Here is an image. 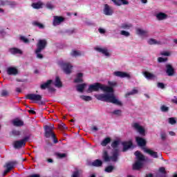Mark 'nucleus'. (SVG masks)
Wrapping results in <instances>:
<instances>
[{"label": "nucleus", "instance_id": "nucleus-28", "mask_svg": "<svg viewBox=\"0 0 177 177\" xmlns=\"http://www.w3.org/2000/svg\"><path fill=\"white\" fill-rule=\"evenodd\" d=\"M143 75L145 77V78H147V80H153V78H154V74L147 72V71H145L142 72Z\"/></svg>", "mask_w": 177, "mask_h": 177}, {"label": "nucleus", "instance_id": "nucleus-4", "mask_svg": "<svg viewBox=\"0 0 177 177\" xmlns=\"http://www.w3.org/2000/svg\"><path fill=\"white\" fill-rule=\"evenodd\" d=\"M53 127L46 125L44 127V136L47 139H49V138H51L53 140V143H59V140H57V138L56 137V134L53 133Z\"/></svg>", "mask_w": 177, "mask_h": 177}, {"label": "nucleus", "instance_id": "nucleus-46", "mask_svg": "<svg viewBox=\"0 0 177 177\" xmlns=\"http://www.w3.org/2000/svg\"><path fill=\"white\" fill-rule=\"evenodd\" d=\"M120 34L121 35H124V37H129V35H131V33H129V32H127L125 30H121Z\"/></svg>", "mask_w": 177, "mask_h": 177}, {"label": "nucleus", "instance_id": "nucleus-51", "mask_svg": "<svg viewBox=\"0 0 177 177\" xmlns=\"http://www.w3.org/2000/svg\"><path fill=\"white\" fill-rule=\"evenodd\" d=\"M12 133L14 136H20V131L17 130H13Z\"/></svg>", "mask_w": 177, "mask_h": 177}, {"label": "nucleus", "instance_id": "nucleus-52", "mask_svg": "<svg viewBox=\"0 0 177 177\" xmlns=\"http://www.w3.org/2000/svg\"><path fill=\"white\" fill-rule=\"evenodd\" d=\"M167 60H168V58H162V57H160L158 58V62L159 63H162V62H167Z\"/></svg>", "mask_w": 177, "mask_h": 177}, {"label": "nucleus", "instance_id": "nucleus-22", "mask_svg": "<svg viewBox=\"0 0 177 177\" xmlns=\"http://www.w3.org/2000/svg\"><path fill=\"white\" fill-rule=\"evenodd\" d=\"M118 149L113 150V155L111 156V160L113 162H116V161H118Z\"/></svg>", "mask_w": 177, "mask_h": 177}, {"label": "nucleus", "instance_id": "nucleus-9", "mask_svg": "<svg viewBox=\"0 0 177 177\" xmlns=\"http://www.w3.org/2000/svg\"><path fill=\"white\" fill-rule=\"evenodd\" d=\"M16 164H17V161H12L6 163V167L7 169L3 171L2 176H6V175H8V174L12 171V169L14 168Z\"/></svg>", "mask_w": 177, "mask_h": 177}, {"label": "nucleus", "instance_id": "nucleus-21", "mask_svg": "<svg viewBox=\"0 0 177 177\" xmlns=\"http://www.w3.org/2000/svg\"><path fill=\"white\" fill-rule=\"evenodd\" d=\"M84 77V74L82 73H79L76 75V78L74 80V82L75 84H80L84 82V80L82 79Z\"/></svg>", "mask_w": 177, "mask_h": 177}, {"label": "nucleus", "instance_id": "nucleus-60", "mask_svg": "<svg viewBox=\"0 0 177 177\" xmlns=\"http://www.w3.org/2000/svg\"><path fill=\"white\" fill-rule=\"evenodd\" d=\"M98 31L100 32V34H104V32H106V30L103 28L98 29Z\"/></svg>", "mask_w": 177, "mask_h": 177}, {"label": "nucleus", "instance_id": "nucleus-1", "mask_svg": "<svg viewBox=\"0 0 177 177\" xmlns=\"http://www.w3.org/2000/svg\"><path fill=\"white\" fill-rule=\"evenodd\" d=\"M111 93V94L96 95L95 97L97 100H101V102H106L107 103H113V104H117V106H122V102L115 98L114 93Z\"/></svg>", "mask_w": 177, "mask_h": 177}, {"label": "nucleus", "instance_id": "nucleus-48", "mask_svg": "<svg viewBox=\"0 0 177 177\" xmlns=\"http://www.w3.org/2000/svg\"><path fill=\"white\" fill-rule=\"evenodd\" d=\"M148 44L149 45H156L157 44V41L156 39H150L149 41H148Z\"/></svg>", "mask_w": 177, "mask_h": 177}, {"label": "nucleus", "instance_id": "nucleus-45", "mask_svg": "<svg viewBox=\"0 0 177 177\" xmlns=\"http://www.w3.org/2000/svg\"><path fill=\"white\" fill-rule=\"evenodd\" d=\"M157 86L160 89H165V84H164L162 82H158Z\"/></svg>", "mask_w": 177, "mask_h": 177}, {"label": "nucleus", "instance_id": "nucleus-47", "mask_svg": "<svg viewBox=\"0 0 177 177\" xmlns=\"http://www.w3.org/2000/svg\"><path fill=\"white\" fill-rule=\"evenodd\" d=\"M20 39L21 41H23V42H24L25 44H28L30 42V40L24 36H21Z\"/></svg>", "mask_w": 177, "mask_h": 177}, {"label": "nucleus", "instance_id": "nucleus-7", "mask_svg": "<svg viewBox=\"0 0 177 177\" xmlns=\"http://www.w3.org/2000/svg\"><path fill=\"white\" fill-rule=\"evenodd\" d=\"M28 139H30V137L26 136V137H24L21 140L15 141L14 142V147L15 149H21V147H23V146H26V142H28Z\"/></svg>", "mask_w": 177, "mask_h": 177}, {"label": "nucleus", "instance_id": "nucleus-18", "mask_svg": "<svg viewBox=\"0 0 177 177\" xmlns=\"http://www.w3.org/2000/svg\"><path fill=\"white\" fill-rule=\"evenodd\" d=\"M143 150L144 151H145V153H147V154H149V156H151L153 158H158V153L157 152L151 151V149H149L147 148H144Z\"/></svg>", "mask_w": 177, "mask_h": 177}, {"label": "nucleus", "instance_id": "nucleus-49", "mask_svg": "<svg viewBox=\"0 0 177 177\" xmlns=\"http://www.w3.org/2000/svg\"><path fill=\"white\" fill-rule=\"evenodd\" d=\"M8 95H9V92H8V91H6V90H3V91H1V96H2L3 97H5L8 96Z\"/></svg>", "mask_w": 177, "mask_h": 177}, {"label": "nucleus", "instance_id": "nucleus-64", "mask_svg": "<svg viewBox=\"0 0 177 177\" xmlns=\"http://www.w3.org/2000/svg\"><path fill=\"white\" fill-rule=\"evenodd\" d=\"M145 177H153V174H147Z\"/></svg>", "mask_w": 177, "mask_h": 177}, {"label": "nucleus", "instance_id": "nucleus-8", "mask_svg": "<svg viewBox=\"0 0 177 177\" xmlns=\"http://www.w3.org/2000/svg\"><path fill=\"white\" fill-rule=\"evenodd\" d=\"M48 45V41L46 39H39L37 44H36L37 46V52H42L46 46Z\"/></svg>", "mask_w": 177, "mask_h": 177}, {"label": "nucleus", "instance_id": "nucleus-36", "mask_svg": "<svg viewBox=\"0 0 177 177\" xmlns=\"http://www.w3.org/2000/svg\"><path fill=\"white\" fill-rule=\"evenodd\" d=\"M138 91L133 88L131 91L125 94V97H129V96L133 95H136L138 93Z\"/></svg>", "mask_w": 177, "mask_h": 177}, {"label": "nucleus", "instance_id": "nucleus-34", "mask_svg": "<svg viewBox=\"0 0 177 177\" xmlns=\"http://www.w3.org/2000/svg\"><path fill=\"white\" fill-rule=\"evenodd\" d=\"M118 146H120L119 140H114L111 144V147L113 148V150H118Z\"/></svg>", "mask_w": 177, "mask_h": 177}, {"label": "nucleus", "instance_id": "nucleus-35", "mask_svg": "<svg viewBox=\"0 0 177 177\" xmlns=\"http://www.w3.org/2000/svg\"><path fill=\"white\" fill-rule=\"evenodd\" d=\"M110 142H111V138L107 137L105 139H104L102 140V142H101V146L106 147V145H109V143H110Z\"/></svg>", "mask_w": 177, "mask_h": 177}, {"label": "nucleus", "instance_id": "nucleus-30", "mask_svg": "<svg viewBox=\"0 0 177 177\" xmlns=\"http://www.w3.org/2000/svg\"><path fill=\"white\" fill-rule=\"evenodd\" d=\"M13 125H15V127H23L24 122L20 120H15L13 121Z\"/></svg>", "mask_w": 177, "mask_h": 177}, {"label": "nucleus", "instance_id": "nucleus-27", "mask_svg": "<svg viewBox=\"0 0 177 177\" xmlns=\"http://www.w3.org/2000/svg\"><path fill=\"white\" fill-rule=\"evenodd\" d=\"M85 88H86V84L85 83L77 84L76 86V89L77 92H80L81 93L84 92V89H85Z\"/></svg>", "mask_w": 177, "mask_h": 177}, {"label": "nucleus", "instance_id": "nucleus-23", "mask_svg": "<svg viewBox=\"0 0 177 177\" xmlns=\"http://www.w3.org/2000/svg\"><path fill=\"white\" fill-rule=\"evenodd\" d=\"M9 52L11 55H22L23 51L17 48H10Z\"/></svg>", "mask_w": 177, "mask_h": 177}, {"label": "nucleus", "instance_id": "nucleus-15", "mask_svg": "<svg viewBox=\"0 0 177 177\" xmlns=\"http://www.w3.org/2000/svg\"><path fill=\"white\" fill-rule=\"evenodd\" d=\"M166 73L169 77H172L173 75H175V69L171 64H167L166 65Z\"/></svg>", "mask_w": 177, "mask_h": 177}, {"label": "nucleus", "instance_id": "nucleus-61", "mask_svg": "<svg viewBox=\"0 0 177 177\" xmlns=\"http://www.w3.org/2000/svg\"><path fill=\"white\" fill-rule=\"evenodd\" d=\"M55 91H56V89H55V88L48 87V92H55Z\"/></svg>", "mask_w": 177, "mask_h": 177}, {"label": "nucleus", "instance_id": "nucleus-38", "mask_svg": "<svg viewBox=\"0 0 177 177\" xmlns=\"http://www.w3.org/2000/svg\"><path fill=\"white\" fill-rule=\"evenodd\" d=\"M104 171L108 174H111V172H113V171H114V166L109 165L105 168Z\"/></svg>", "mask_w": 177, "mask_h": 177}, {"label": "nucleus", "instance_id": "nucleus-63", "mask_svg": "<svg viewBox=\"0 0 177 177\" xmlns=\"http://www.w3.org/2000/svg\"><path fill=\"white\" fill-rule=\"evenodd\" d=\"M28 112L30 114H37V112H35V111H34V110H28Z\"/></svg>", "mask_w": 177, "mask_h": 177}, {"label": "nucleus", "instance_id": "nucleus-32", "mask_svg": "<svg viewBox=\"0 0 177 177\" xmlns=\"http://www.w3.org/2000/svg\"><path fill=\"white\" fill-rule=\"evenodd\" d=\"M81 51L80 50H73L71 52V56H72L73 57H77L78 56H81Z\"/></svg>", "mask_w": 177, "mask_h": 177}, {"label": "nucleus", "instance_id": "nucleus-16", "mask_svg": "<svg viewBox=\"0 0 177 177\" xmlns=\"http://www.w3.org/2000/svg\"><path fill=\"white\" fill-rule=\"evenodd\" d=\"M7 74L8 75H17L19 71L15 67H8L7 68Z\"/></svg>", "mask_w": 177, "mask_h": 177}, {"label": "nucleus", "instance_id": "nucleus-57", "mask_svg": "<svg viewBox=\"0 0 177 177\" xmlns=\"http://www.w3.org/2000/svg\"><path fill=\"white\" fill-rule=\"evenodd\" d=\"M160 138L162 140H165V139H167V133H160Z\"/></svg>", "mask_w": 177, "mask_h": 177}, {"label": "nucleus", "instance_id": "nucleus-26", "mask_svg": "<svg viewBox=\"0 0 177 177\" xmlns=\"http://www.w3.org/2000/svg\"><path fill=\"white\" fill-rule=\"evenodd\" d=\"M102 158L105 162H109L111 161V156H109V152H107V151H104L102 153Z\"/></svg>", "mask_w": 177, "mask_h": 177}, {"label": "nucleus", "instance_id": "nucleus-6", "mask_svg": "<svg viewBox=\"0 0 177 177\" xmlns=\"http://www.w3.org/2000/svg\"><path fill=\"white\" fill-rule=\"evenodd\" d=\"M59 66H61L64 73L67 75L71 74L73 70V66L70 63L59 62Z\"/></svg>", "mask_w": 177, "mask_h": 177}, {"label": "nucleus", "instance_id": "nucleus-11", "mask_svg": "<svg viewBox=\"0 0 177 177\" xmlns=\"http://www.w3.org/2000/svg\"><path fill=\"white\" fill-rule=\"evenodd\" d=\"M136 142L140 147H145L147 145L146 139L139 136L136 137Z\"/></svg>", "mask_w": 177, "mask_h": 177}, {"label": "nucleus", "instance_id": "nucleus-12", "mask_svg": "<svg viewBox=\"0 0 177 177\" xmlns=\"http://www.w3.org/2000/svg\"><path fill=\"white\" fill-rule=\"evenodd\" d=\"M122 146H123L122 151L125 152V151H128V150H129V149H131V147L133 146V143L132 142L131 140L122 142Z\"/></svg>", "mask_w": 177, "mask_h": 177}, {"label": "nucleus", "instance_id": "nucleus-55", "mask_svg": "<svg viewBox=\"0 0 177 177\" xmlns=\"http://www.w3.org/2000/svg\"><path fill=\"white\" fill-rule=\"evenodd\" d=\"M159 171L160 172V174H164L167 175V171H165V167H160Z\"/></svg>", "mask_w": 177, "mask_h": 177}, {"label": "nucleus", "instance_id": "nucleus-19", "mask_svg": "<svg viewBox=\"0 0 177 177\" xmlns=\"http://www.w3.org/2000/svg\"><path fill=\"white\" fill-rule=\"evenodd\" d=\"M95 50H97V52H99L100 53H102V55H104L105 56H110V53H109V50L107 48H102L99 47H95Z\"/></svg>", "mask_w": 177, "mask_h": 177}, {"label": "nucleus", "instance_id": "nucleus-31", "mask_svg": "<svg viewBox=\"0 0 177 177\" xmlns=\"http://www.w3.org/2000/svg\"><path fill=\"white\" fill-rule=\"evenodd\" d=\"M42 5H44V3L39 1L37 3H32V7L33 9H41V8H42Z\"/></svg>", "mask_w": 177, "mask_h": 177}, {"label": "nucleus", "instance_id": "nucleus-40", "mask_svg": "<svg viewBox=\"0 0 177 177\" xmlns=\"http://www.w3.org/2000/svg\"><path fill=\"white\" fill-rule=\"evenodd\" d=\"M131 27H132V24H123L121 26V28H123L124 30H129Z\"/></svg>", "mask_w": 177, "mask_h": 177}, {"label": "nucleus", "instance_id": "nucleus-42", "mask_svg": "<svg viewBox=\"0 0 177 177\" xmlns=\"http://www.w3.org/2000/svg\"><path fill=\"white\" fill-rule=\"evenodd\" d=\"M160 110H161V111H162V113H167V112L169 111V107L166 106L165 105H162L160 107Z\"/></svg>", "mask_w": 177, "mask_h": 177}, {"label": "nucleus", "instance_id": "nucleus-53", "mask_svg": "<svg viewBox=\"0 0 177 177\" xmlns=\"http://www.w3.org/2000/svg\"><path fill=\"white\" fill-rule=\"evenodd\" d=\"M35 52L37 54V59H44V55H42V54H40L41 52H37V50H35Z\"/></svg>", "mask_w": 177, "mask_h": 177}, {"label": "nucleus", "instance_id": "nucleus-2", "mask_svg": "<svg viewBox=\"0 0 177 177\" xmlns=\"http://www.w3.org/2000/svg\"><path fill=\"white\" fill-rule=\"evenodd\" d=\"M100 89L103 92H106V93H114V90L113 89L112 87H109V86L102 84L99 82H96V83H94L93 84H91L88 86L87 92L88 93H91V92H98Z\"/></svg>", "mask_w": 177, "mask_h": 177}, {"label": "nucleus", "instance_id": "nucleus-24", "mask_svg": "<svg viewBox=\"0 0 177 177\" xmlns=\"http://www.w3.org/2000/svg\"><path fill=\"white\" fill-rule=\"evenodd\" d=\"M91 165L92 167H100L103 165V162L99 159H96L93 162H91Z\"/></svg>", "mask_w": 177, "mask_h": 177}, {"label": "nucleus", "instance_id": "nucleus-5", "mask_svg": "<svg viewBox=\"0 0 177 177\" xmlns=\"http://www.w3.org/2000/svg\"><path fill=\"white\" fill-rule=\"evenodd\" d=\"M26 97L29 100H32V102H35V103H38V102H39V104L42 105L45 104V102L42 101V95L39 94L30 93L28 94Z\"/></svg>", "mask_w": 177, "mask_h": 177}, {"label": "nucleus", "instance_id": "nucleus-10", "mask_svg": "<svg viewBox=\"0 0 177 177\" xmlns=\"http://www.w3.org/2000/svg\"><path fill=\"white\" fill-rule=\"evenodd\" d=\"M133 127L134 129H136V131L139 132L140 135H142V136H145L146 135V130H145V128L140 126L139 123H134Z\"/></svg>", "mask_w": 177, "mask_h": 177}, {"label": "nucleus", "instance_id": "nucleus-14", "mask_svg": "<svg viewBox=\"0 0 177 177\" xmlns=\"http://www.w3.org/2000/svg\"><path fill=\"white\" fill-rule=\"evenodd\" d=\"M64 21V17H59V16H54V19L53 21V25L56 26L62 24Z\"/></svg>", "mask_w": 177, "mask_h": 177}, {"label": "nucleus", "instance_id": "nucleus-29", "mask_svg": "<svg viewBox=\"0 0 177 177\" xmlns=\"http://www.w3.org/2000/svg\"><path fill=\"white\" fill-rule=\"evenodd\" d=\"M55 86L57 88H62V86H63V83H62V80H60V77H59V76L55 77Z\"/></svg>", "mask_w": 177, "mask_h": 177}, {"label": "nucleus", "instance_id": "nucleus-50", "mask_svg": "<svg viewBox=\"0 0 177 177\" xmlns=\"http://www.w3.org/2000/svg\"><path fill=\"white\" fill-rule=\"evenodd\" d=\"M169 122L171 125H174V124L176 122V120H175L174 118H169Z\"/></svg>", "mask_w": 177, "mask_h": 177}, {"label": "nucleus", "instance_id": "nucleus-54", "mask_svg": "<svg viewBox=\"0 0 177 177\" xmlns=\"http://www.w3.org/2000/svg\"><path fill=\"white\" fill-rule=\"evenodd\" d=\"M122 113V111L120 109H118V110H115L113 112V114H115V115H121V113Z\"/></svg>", "mask_w": 177, "mask_h": 177}, {"label": "nucleus", "instance_id": "nucleus-41", "mask_svg": "<svg viewBox=\"0 0 177 177\" xmlns=\"http://www.w3.org/2000/svg\"><path fill=\"white\" fill-rule=\"evenodd\" d=\"M136 32L138 35H145V34H146L147 32H146V30H143L140 28H138L137 29Z\"/></svg>", "mask_w": 177, "mask_h": 177}, {"label": "nucleus", "instance_id": "nucleus-58", "mask_svg": "<svg viewBox=\"0 0 177 177\" xmlns=\"http://www.w3.org/2000/svg\"><path fill=\"white\" fill-rule=\"evenodd\" d=\"M47 9H53L54 6L52 3H47L46 5Z\"/></svg>", "mask_w": 177, "mask_h": 177}, {"label": "nucleus", "instance_id": "nucleus-39", "mask_svg": "<svg viewBox=\"0 0 177 177\" xmlns=\"http://www.w3.org/2000/svg\"><path fill=\"white\" fill-rule=\"evenodd\" d=\"M80 97L85 102H91L92 100V97L88 95H81Z\"/></svg>", "mask_w": 177, "mask_h": 177}, {"label": "nucleus", "instance_id": "nucleus-44", "mask_svg": "<svg viewBox=\"0 0 177 177\" xmlns=\"http://www.w3.org/2000/svg\"><path fill=\"white\" fill-rule=\"evenodd\" d=\"M56 156L58 158H66V157H67V153H57Z\"/></svg>", "mask_w": 177, "mask_h": 177}, {"label": "nucleus", "instance_id": "nucleus-56", "mask_svg": "<svg viewBox=\"0 0 177 177\" xmlns=\"http://www.w3.org/2000/svg\"><path fill=\"white\" fill-rule=\"evenodd\" d=\"M160 55L162 56H171V53H169V52H167V51L161 52Z\"/></svg>", "mask_w": 177, "mask_h": 177}, {"label": "nucleus", "instance_id": "nucleus-37", "mask_svg": "<svg viewBox=\"0 0 177 177\" xmlns=\"http://www.w3.org/2000/svg\"><path fill=\"white\" fill-rule=\"evenodd\" d=\"M32 26H35L36 27H39V28H41V29L45 28V26H44V24L38 22V21H33L32 22Z\"/></svg>", "mask_w": 177, "mask_h": 177}, {"label": "nucleus", "instance_id": "nucleus-25", "mask_svg": "<svg viewBox=\"0 0 177 177\" xmlns=\"http://www.w3.org/2000/svg\"><path fill=\"white\" fill-rule=\"evenodd\" d=\"M168 17V15L164 12H159L156 15V19L159 21L165 20Z\"/></svg>", "mask_w": 177, "mask_h": 177}, {"label": "nucleus", "instance_id": "nucleus-13", "mask_svg": "<svg viewBox=\"0 0 177 177\" xmlns=\"http://www.w3.org/2000/svg\"><path fill=\"white\" fill-rule=\"evenodd\" d=\"M113 75H115V77H120V78H131V75L127 73V72L118 71H115Z\"/></svg>", "mask_w": 177, "mask_h": 177}, {"label": "nucleus", "instance_id": "nucleus-43", "mask_svg": "<svg viewBox=\"0 0 177 177\" xmlns=\"http://www.w3.org/2000/svg\"><path fill=\"white\" fill-rule=\"evenodd\" d=\"M108 85H109V86H108V88H112V89L114 90V86H117V82H108Z\"/></svg>", "mask_w": 177, "mask_h": 177}, {"label": "nucleus", "instance_id": "nucleus-62", "mask_svg": "<svg viewBox=\"0 0 177 177\" xmlns=\"http://www.w3.org/2000/svg\"><path fill=\"white\" fill-rule=\"evenodd\" d=\"M17 93H21V88L17 87L15 89Z\"/></svg>", "mask_w": 177, "mask_h": 177}, {"label": "nucleus", "instance_id": "nucleus-59", "mask_svg": "<svg viewBox=\"0 0 177 177\" xmlns=\"http://www.w3.org/2000/svg\"><path fill=\"white\" fill-rule=\"evenodd\" d=\"M156 177H167V174H164L162 173H158L156 175Z\"/></svg>", "mask_w": 177, "mask_h": 177}, {"label": "nucleus", "instance_id": "nucleus-17", "mask_svg": "<svg viewBox=\"0 0 177 177\" xmlns=\"http://www.w3.org/2000/svg\"><path fill=\"white\" fill-rule=\"evenodd\" d=\"M112 2H113V3L115 5H116V6H121L122 5H129V1H128V0H111Z\"/></svg>", "mask_w": 177, "mask_h": 177}, {"label": "nucleus", "instance_id": "nucleus-33", "mask_svg": "<svg viewBox=\"0 0 177 177\" xmlns=\"http://www.w3.org/2000/svg\"><path fill=\"white\" fill-rule=\"evenodd\" d=\"M52 84V80H49L47 81V82L41 84L40 88L41 89H46V88H49V85Z\"/></svg>", "mask_w": 177, "mask_h": 177}, {"label": "nucleus", "instance_id": "nucleus-3", "mask_svg": "<svg viewBox=\"0 0 177 177\" xmlns=\"http://www.w3.org/2000/svg\"><path fill=\"white\" fill-rule=\"evenodd\" d=\"M134 154L137 160L133 165V171H139V169L143 168V162L146 161V158L145 155L139 151H136Z\"/></svg>", "mask_w": 177, "mask_h": 177}, {"label": "nucleus", "instance_id": "nucleus-20", "mask_svg": "<svg viewBox=\"0 0 177 177\" xmlns=\"http://www.w3.org/2000/svg\"><path fill=\"white\" fill-rule=\"evenodd\" d=\"M104 13L106 16H111L113 15V10H111L108 4L104 5Z\"/></svg>", "mask_w": 177, "mask_h": 177}]
</instances>
